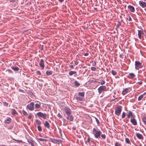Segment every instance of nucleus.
<instances>
[{
  "label": "nucleus",
  "mask_w": 146,
  "mask_h": 146,
  "mask_svg": "<svg viewBox=\"0 0 146 146\" xmlns=\"http://www.w3.org/2000/svg\"><path fill=\"white\" fill-rule=\"evenodd\" d=\"M11 68L13 70L15 71H18L19 70V68L17 67H12Z\"/></svg>",
  "instance_id": "obj_21"
},
{
  "label": "nucleus",
  "mask_w": 146,
  "mask_h": 146,
  "mask_svg": "<svg viewBox=\"0 0 146 146\" xmlns=\"http://www.w3.org/2000/svg\"><path fill=\"white\" fill-rule=\"evenodd\" d=\"M122 110V107L121 106H119L115 108V114L119 116Z\"/></svg>",
  "instance_id": "obj_2"
},
{
  "label": "nucleus",
  "mask_w": 146,
  "mask_h": 146,
  "mask_svg": "<svg viewBox=\"0 0 146 146\" xmlns=\"http://www.w3.org/2000/svg\"><path fill=\"white\" fill-rule=\"evenodd\" d=\"M115 145V146H121V144L118 142H116Z\"/></svg>",
  "instance_id": "obj_39"
},
{
  "label": "nucleus",
  "mask_w": 146,
  "mask_h": 146,
  "mask_svg": "<svg viewBox=\"0 0 146 146\" xmlns=\"http://www.w3.org/2000/svg\"><path fill=\"white\" fill-rule=\"evenodd\" d=\"M135 69L137 70L142 68L143 67L142 63L138 61L135 62Z\"/></svg>",
  "instance_id": "obj_3"
},
{
  "label": "nucleus",
  "mask_w": 146,
  "mask_h": 146,
  "mask_svg": "<svg viewBox=\"0 0 146 146\" xmlns=\"http://www.w3.org/2000/svg\"><path fill=\"white\" fill-rule=\"evenodd\" d=\"M1 18V17L0 16V19Z\"/></svg>",
  "instance_id": "obj_59"
},
{
  "label": "nucleus",
  "mask_w": 146,
  "mask_h": 146,
  "mask_svg": "<svg viewBox=\"0 0 146 146\" xmlns=\"http://www.w3.org/2000/svg\"><path fill=\"white\" fill-rule=\"evenodd\" d=\"M11 119L9 118H8L6 119L5 120V123H9L11 121Z\"/></svg>",
  "instance_id": "obj_20"
},
{
  "label": "nucleus",
  "mask_w": 146,
  "mask_h": 146,
  "mask_svg": "<svg viewBox=\"0 0 146 146\" xmlns=\"http://www.w3.org/2000/svg\"><path fill=\"white\" fill-rule=\"evenodd\" d=\"M37 139L38 140H39L40 141H47L46 139H42V138H37Z\"/></svg>",
  "instance_id": "obj_34"
},
{
  "label": "nucleus",
  "mask_w": 146,
  "mask_h": 146,
  "mask_svg": "<svg viewBox=\"0 0 146 146\" xmlns=\"http://www.w3.org/2000/svg\"><path fill=\"white\" fill-rule=\"evenodd\" d=\"M69 66L72 68H74V66L73 65H70Z\"/></svg>",
  "instance_id": "obj_56"
},
{
  "label": "nucleus",
  "mask_w": 146,
  "mask_h": 146,
  "mask_svg": "<svg viewBox=\"0 0 146 146\" xmlns=\"http://www.w3.org/2000/svg\"><path fill=\"white\" fill-rule=\"evenodd\" d=\"M106 87L105 86H100L98 89V90L99 94H100L103 91H105L106 89Z\"/></svg>",
  "instance_id": "obj_6"
},
{
  "label": "nucleus",
  "mask_w": 146,
  "mask_h": 146,
  "mask_svg": "<svg viewBox=\"0 0 146 146\" xmlns=\"http://www.w3.org/2000/svg\"><path fill=\"white\" fill-rule=\"evenodd\" d=\"M67 118L68 119L71 121L73 119V117L71 114L67 115Z\"/></svg>",
  "instance_id": "obj_16"
},
{
  "label": "nucleus",
  "mask_w": 146,
  "mask_h": 146,
  "mask_svg": "<svg viewBox=\"0 0 146 146\" xmlns=\"http://www.w3.org/2000/svg\"><path fill=\"white\" fill-rule=\"evenodd\" d=\"M128 8L131 12H135V8L132 6L129 5L128 6Z\"/></svg>",
  "instance_id": "obj_12"
},
{
  "label": "nucleus",
  "mask_w": 146,
  "mask_h": 146,
  "mask_svg": "<svg viewBox=\"0 0 146 146\" xmlns=\"http://www.w3.org/2000/svg\"><path fill=\"white\" fill-rule=\"evenodd\" d=\"M57 116L60 118H62V116L60 113H58V114Z\"/></svg>",
  "instance_id": "obj_47"
},
{
  "label": "nucleus",
  "mask_w": 146,
  "mask_h": 146,
  "mask_svg": "<svg viewBox=\"0 0 146 146\" xmlns=\"http://www.w3.org/2000/svg\"><path fill=\"white\" fill-rule=\"evenodd\" d=\"M142 120L144 124L146 125V117H144L142 118Z\"/></svg>",
  "instance_id": "obj_31"
},
{
  "label": "nucleus",
  "mask_w": 146,
  "mask_h": 146,
  "mask_svg": "<svg viewBox=\"0 0 146 146\" xmlns=\"http://www.w3.org/2000/svg\"><path fill=\"white\" fill-rule=\"evenodd\" d=\"M25 146H27V145H25Z\"/></svg>",
  "instance_id": "obj_60"
},
{
  "label": "nucleus",
  "mask_w": 146,
  "mask_h": 146,
  "mask_svg": "<svg viewBox=\"0 0 146 146\" xmlns=\"http://www.w3.org/2000/svg\"><path fill=\"white\" fill-rule=\"evenodd\" d=\"M121 25V22L120 21H118L116 25V27L118 28L119 26Z\"/></svg>",
  "instance_id": "obj_37"
},
{
  "label": "nucleus",
  "mask_w": 146,
  "mask_h": 146,
  "mask_svg": "<svg viewBox=\"0 0 146 146\" xmlns=\"http://www.w3.org/2000/svg\"><path fill=\"white\" fill-rule=\"evenodd\" d=\"M142 83H143V82H142V81H140L139 82H138L137 83L138 84L141 85L142 84Z\"/></svg>",
  "instance_id": "obj_48"
},
{
  "label": "nucleus",
  "mask_w": 146,
  "mask_h": 146,
  "mask_svg": "<svg viewBox=\"0 0 146 146\" xmlns=\"http://www.w3.org/2000/svg\"><path fill=\"white\" fill-rule=\"evenodd\" d=\"M11 113L13 115L17 114V113L14 109H13L12 110Z\"/></svg>",
  "instance_id": "obj_29"
},
{
  "label": "nucleus",
  "mask_w": 146,
  "mask_h": 146,
  "mask_svg": "<svg viewBox=\"0 0 146 146\" xmlns=\"http://www.w3.org/2000/svg\"><path fill=\"white\" fill-rule=\"evenodd\" d=\"M127 115L128 118H129L130 117H133V113L131 111H129Z\"/></svg>",
  "instance_id": "obj_14"
},
{
  "label": "nucleus",
  "mask_w": 146,
  "mask_h": 146,
  "mask_svg": "<svg viewBox=\"0 0 146 146\" xmlns=\"http://www.w3.org/2000/svg\"><path fill=\"white\" fill-rule=\"evenodd\" d=\"M88 54H89V53L88 52H86L84 54V55L85 56H88Z\"/></svg>",
  "instance_id": "obj_54"
},
{
  "label": "nucleus",
  "mask_w": 146,
  "mask_h": 146,
  "mask_svg": "<svg viewBox=\"0 0 146 146\" xmlns=\"http://www.w3.org/2000/svg\"><path fill=\"white\" fill-rule=\"evenodd\" d=\"M76 99L78 100L82 101L83 100V98L81 97L78 96V97H76Z\"/></svg>",
  "instance_id": "obj_32"
},
{
  "label": "nucleus",
  "mask_w": 146,
  "mask_h": 146,
  "mask_svg": "<svg viewBox=\"0 0 146 146\" xmlns=\"http://www.w3.org/2000/svg\"><path fill=\"white\" fill-rule=\"evenodd\" d=\"M78 95L79 96H80L82 97H83L84 95V92H79L78 93Z\"/></svg>",
  "instance_id": "obj_24"
},
{
  "label": "nucleus",
  "mask_w": 146,
  "mask_h": 146,
  "mask_svg": "<svg viewBox=\"0 0 146 146\" xmlns=\"http://www.w3.org/2000/svg\"><path fill=\"white\" fill-rule=\"evenodd\" d=\"M111 73L113 75H115L117 74V72L113 70L111 71Z\"/></svg>",
  "instance_id": "obj_35"
},
{
  "label": "nucleus",
  "mask_w": 146,
  "mask_h": 146,
  "mask_svg": "<svg viewBox=\"0 0 146 146\" xmlns=\"http://www.w3.org/2000/svg\"><path fill=\"white\" fill-rule=\"evenodd\" d=\"M74 83L76 87H78L80 85V84L77 81H75Z\"/></svg>",
  "instance_id": "obj_27"
},
{
  "label": "nucleus",
  "mask_w": 146,
  "mask_h": 146,
  "mask_svg": "<svg viewBox=\"0 0 146 146\" xmlns=\"http://www.w3.org/2000/svg\"><path fill=\"white\" fill-rule=\"evenodd\" d=\"M35 108H39L40 107V104L39 103V104L37 103L35 105Z\"/></svg>",
  "instance_id": "obj_28"
},
{
  "label": "nucleus",
  "mask_w": 146,
  "mask_h": 146,
  "mask_svg": "<svg viewBox=\"0 0 146 146\" xmlns=\"http://www.w3.org/2000/svg\"><path fill=\"white\" fill-rule=\"evenodd\" d=\"M3 104L4 106H7L8 105V103L7 102H3Z\"/></svg>",
  "instance_id": "obj_44"
},
{
  "label": "nucleus",
  "mask_w": 146,
  "mask_h": 146,
  "mask_svg": "<svg viewBox=\"0 0 146 146\" xmlns=\"http://www.w3.org/2000/svg\"><path fill=\"white\" fill-rule=\"evenodd\" d=\"M100 81H101V82H97L98 83H100L101 85H103V84H105V82L104 80L102 79L100 80Z\"/></svg>",
  "instance_id": "obj_25"
},
{
  "label": "nucleus",
  "mask_w": 146,
  "mask_h": 146,
  "mask_svg": "<svg viewBox=\"0 0 146 146\" xmlns=\"http://www.w3.org/2000/svg\"><path fill=\"white\" fill-rule=\"evenodd\" d=\"M10 2L14 3L15 1V0H9Z\"/></svg>",
  "instance_id": "obj_51"
},
{
  "label": "nucleus",
  "mask_w": 146,
  "mask_h": 146,
  "mask_svg": "<svg viewBox=\"0 0 146 146\" xmlns=\"http://www.w3.org/2000/svg\"><path fill=\"white\" fill-rule=\"evenodd\" d=\"M96 121L97 123L98 124L99 123V121L96 118H95Z\"/></svg>",
  "instance_id": "obj_53"
},
{
  "label": "nucleus",
  "mask_w": 146,
  "mask_h": 146,
  "mask_svg": "<svg viewBox=\"0 0 146 146\" xmlns=\"http://www.w3.org/2000/svg\"><path fill=\"white\" fill-rule=\"evenodd\" d=\"M135 75L133 73H129L128 75V77L132 79L135 77Z\"/></svg>",
  "instance_id": "obj_18"
},
{
  "label": "nucleus",
  "mask_w": 146,
  "mask_h": 146,
  "mask_svg": "<svg viewBox=\"0 0 146 146\" xmlns=\"http://www.w3.org/2000/svg\"><path fill=\"white\" fill-rule=\"evenodd\" d=\"M35 122L38 125H39L41 124V122L38 119H36L35 121Z\"/></svg>",
  "instance_id": "obj_33"
},
{
  "label": "nucleus",
  "mask_w": 146,
  "mask_h": 146,
  "mask_svg": "<svg viewBox=\"0 0 146 146\" xmlns=\"http://www.w3.org/2000/svg\"><path fill=\"white\" fill-rule=\"evenodd\" d=\"M36 73L37 74L39 75H41L40 72L39 71H36Z\"/></svg>",
  "instance_id": "obj_45"
},
{
  "label": "nucleus",
  "mask_w": 146,
  "mask_h": 146,
  "mask_svg": "<svg viewBox=\"0 0 146 146\" xmlns=\"http://www.w3.org/2000/svg\"><path fill=\"white\" fill-rule=\"evenodd\" d=\"M37 128L38 129L39 131H42V128L41 126H37Z\"/></svg>",
  "instance_id": "obj_40"
},
{
  "label": "nucleus",
  "mask_w": 146,
  "mask_h": 146,
  "mask_svg": "<svg viewBox=\"0 0 146 146\" xmlns=\"http://www.w3.org/2000/svg\"><path fill=\"white\" fill-rule=\"evenodd\" d=\"M76 73V72L74 71H70L69 72V74L70 76H72L73 74Z\"/></svg>",
  "instance_id": "obj_22"
},
{
  "label": "nucleus",
  "mask_w": 146,
  "mask_h": 146,
  "mask_svg": "<svg viewBox=\"0 0 146 146\" xmlns=\"http://www.w3.org/2000/svg\"><path fill=\"white\" fill-rule=\"evenodd\" d=\"M128 20L129 21H131L132 20V19L130 16H129Z\"/></svg>",
  "instance_id": "obj_50"
},
{
  "label": "nucleus",
  "mask_w": 146,
  "mask_h": 146,
  "mask_svg": "<svg viewBox=\"0 0 146 146\" xmlns=\"http://www.w3.org/2000/svg\"><path fill=\"white\" fill-rule=\"evenodd\" d=\"M64 111L67 115L71 114V110L68 107H66L64 108Z\"/></svg>",
  "instance_id": "obj_8"
},
{
  "label": "nucleus",
  "mask_w": 146,
  "mask_h": 146,
  "mask_svg": "<svg viewBox=\"0 0 146 146\" xmlns=\"http://www.w3.org/2000/svg\"><path fill=\"white\" fill-rule=\"evenodd\" d=\"M1 86V85L0 84V86Z\"/></svg>",
  "instance_id": "obj_61"
},
{
  "label": "nucleus",
  "mask_w": 146,
  "mask_h": 146,
  "mask_svg": "<svg viewBox=\"0 0 146 146\" xmlns=\"http://www.w3.org/2000/svg\"><path fill=\"white\" fill-rule=\"evenodd\" d=\"M138 36L139 38L140 39L141 38V34L143 33V32L141 30H138Z\"/></svg>",
  "instance_id": "obj_19"
},
{
  "label": "nucleus",
  "mask_w": 146,
  "mask_h": 146,
  "mask_svg": "<svg viewBox=\"0 0 146 146\" xmlns=\"http://www.w3.org/2000/svg\"><path fill=\"white\" fill-rule=\"evenodd\" d=\"M96 62H94V63H93L92 64V65L93 66H96Z\"/></svg>",
  "instance_id": "obj_52"
},
{
  "label": "nucleus",
  "mask_w": 146,
  "mask_h": 146,
  "mask_svg": "<svg viewBox=\"0 0 146 146\" xmlns=\"http://www.w3.org/2000/svg\"><path fill=\"white\" fill-rule=\"evenodd\" d=\"M6 71L8 72L9 73H12V72H13L10 69H8V70H7Z\"/></svg>",
  "instance_id": "obj_46"
},
{
  "label": "nucleus",
  "mask_w": 146,
  "mask_h": 146,
  "mask_svg": "<svg viewBox=\"0 0 146 146\" xmlns=\"http://www.w3.org/2000/svg\"><path fill=\"white\" fill-rule=\"evenodd\" d=\"M101 136V137L104 139H105L106 138V136L104 134H102Z\"/></svg>",
  "instance_id": "obj_42"
},
{
  "label": "nucleus",
  "mask_w": 146,
  "mask_h": 146,
  "mask_svg": "<svg viewBox=\"0 0 146 146\" xmlns=\"http://www.w3.org/2000/svg\"><path fill=\"white\" fill-rule=\"evenodd\" d=\"M102 133L101 131L99 130H97L94 128L93 129L92 133L96 138L100 137Z\"/></svg>",
  "instance_id": "obj_1"
},
{
  "label": "nucleus",
  "mask_w": 146,
  "mask_h": 146,
  "mask_svg": "<svg viewBox=\"0 0 146 146\" xmlns=\"http://www.w3.org/2000/svg\"><path fill=\"white\" fill-rule=\"evenodd\" d=\"M130 122L134 125H137V120L134 118L131 119Z\"/></svg>",
  "instance_id": "obj_11"
},
{
  "label": "nucleus",
  "mask_w": 146,
  "mask_h": 146,
  "mask_svg": "<svg viewBox=\"0 0 146 146\" xmlns=\"http://www.w3.org/2000/svg\"><path fill=\"white\" fill-rule=\"evenodd\" d=\"M44 125L45 127L48 128V129H49L50 128V124L48 121H46L45 123H44Z\"/></svg>",
  "instance_id": "obj_17"
},
{
  "label": "nucleus",
  "mask_w": 146,
  "mask_h": 146,
  "mask_svg": "<svg viewBox=\"0 0 146 146\" xmlns=\"http://www.w3.org/2000/svg\"><path fill=\"white\" fill-rule=\"evenodd\" d=\"M91 69L92 71H95L96 70V68L95 67H92L91 68Z\"/></svg>",
  "instance_id": "obj_43"
},
{
  "label": "nucleus",
  "mask_w": 146,
  "mask_h": 146,
  "mask_svg": "<svg viewBox=\"0 0 146 146\" xmlns=\"http://www.w3.org/2000/svg\"><path fill=\"white\" fill-rule=\"evenodd\" d=\"M129 91V88H126L125 89H124L123 90V91L122 92V94L124 95L126 94H127L128 92Z\"/></svg>",
  "instance_id": "obj_15"
},
{
  "label": "nucleus",
  "mask_w": 146,
  "mask_h": 146,
  "mask_svg": "<svg viewBox=\"0 0 146 146\" xmlns=\"http://www.w3.org/2000/svg\"><path fill=\"white\" fill-rule=\"evenodd\" d=\"M125 116V113L124 112H123V113H122V116H121V117H122V118H124Z\"/></svg>",
  "instance_id": "obj_38"
},
{
  "label": "nucleus",
  "mask_w": 146,
  "mask_h": 146,
  "mask_svg": "<svg viewBox=\"0 0 146 146\" xmlns=\"http://www.w3.org/2000/svg\"><path fill=\"white\" fill-rule=\"evenodd\" d=\"M143 97V94H142L139 96L138 98V100L139 101H140L142 99Z\"/></svg>",
  "instance_id": "obj_26"
},
{
  "label": "nucleus",
  "mask_w": 146,
  "mask_h": 146,
  "mask_svg": "<svg viewBox=\"0 0 146 146\" xmlns=\"http://www.w3.org/2000/svg\"><path fill=\"white\" fill-rule=\"evenodd\" d=\"M87 141L88 142H90V139L89 138L88 139Z\"/></svg>",
  "instance_id": "obj_58"
},
{
  "label": "nucleus",
  "mask_w": 146,
  "mask_h": 146,
  "mask_svg": "<svg viewBox=\"0 0 146 146\" xmlns=\"http://www.w3.org/2000/svg\"><path fill=\"white\" fill-rule=\"evenodd\" d=\"M78 61H75V62H74L75 64L76 65H77V64H78Z\"/></svg>",
  "instance_id": "obj_55"
},
{
  "label": "nucleus",
  "mask_w": 146,
  "mask_h": 146,
  "mask_svg": "<svg viewBox=\"0 0 146 146\" xmlns=\"http://www.w3.org/2000/svg\"><path fill=\"white\" fill-rule=\"evenodd\" d=\"M34 103L32 102L28 104L27 107L28 109L30 111H33L34 109Z\"/></svg>",
  "instance_id": "obj_5"
},
{
  "label": "nucleus",
  "mask_w": 146,
  "mask_h": 146,
  "mask_svg": "<svg viewBox=\"0 0 146 146\" xmlns=\"http://www.w3.org/2000/svg\"><path fill=\"white\" fill-rule=\"evenodd\" d=\"M28 141L29 144H31L32 146H34V143L32 140H28Z\"/></svg>",
  "instance_id": "obj_23"
},
{
  "label": "nucleus",
  "mask_w": 146,
  "mask_h": 146,
  "mask_svg": "<svg viewBox=\"0 0 146 146\" xmlns=\"http://www.w3.org/2000/svg\"><path fill=\"white\" fill-rule=\"evenodd\" d=\"M50 141L51 142L54 143H60L61 142V140H58L56 139L55 138H50Z\"/></svg>",
  "instance_id": "obj_7"
},
{
  "label": "nucleus",
  "mask_w": 146,
  "mask_h": 146,
  "mask_svg": "<svg viewBox=\"0 0 146 146\" xmlns=\"http://www.w3.org/2000/svg\"><path fill=\"white\" fill-rule=\"evenodd\" d=\"M39 65L40 67L42 68V69H43L44 67V61L43 59H40V62H39Z\"/></svg>",
  "instance_id": "obj_9"
},
{
  "label": "nucleus",
  "mask_w": 146,
  "mask_h": 146,
  "mask_svg": "<svg viewBox=\"0 0 146 146\" xmlns=\"http://www.w3.org/2000/svg\"><path fill=\"white\" fill-rule=\"evenodd\" d=\"M60 2H62L64 1V0H58Z\"/></svg>",
  "instance_id": "obj_57"
},
{
  "label": "nucleus",
  "mask_w": 146,
  "mask_h": 146,
  "mask_svg": "<svg viewBox=\"0 0 146 146\" xmlns=\"http://www.w3.org/2000/svg\"><path fill=\"white\" fill-rule=\"evenodd\" d=\"M22 112H23V114L24 115H27V113L26 112L25 110H22Z\"/></svg>",
  "instance_id": "obj_41"
},
{
  "label": "nucleus",
  "mask_w": 146,
  "mask_h": 146,
  "mask_svg": "<svg viewBox=\"0 0 146 146\" xmlns=\"http://www.w3.org/2000/svg\"><path fill=\"white\" fill-rule=\"evenodd\" d=\"M32 117V115L31 114H30V115L28 117V118L30 119Z\"/></svg>",
  "instance_id": "obj_49"
},
{
  "label": "nucleus",
  "mask_w": 146,
  "mask_h": 146,
  "mask_svg": "<svg viewBox=\"0 0 146 146\" xmlns=\"http://www.w3.org/2000/svg\"><path fill=\"white\" fill-rule=\"evenodd\" d=\"M139 3L140 5L143 8L146 7V3L145 2L142 1H140Z\"/></svg>",
  "instance_id": "obj_10"
},
{
  "label": "nucleus",
  "mask_w": 146,
  "mask_h": 146,
  "mask_svg": "<svg viewBox=\"0 0 146 146\" xmlns=\"http://www.w3.org/2000/svg\"><path fill=\"white\" fill-rule=\"evenodd\" d=\"M125 141L128 144H130L129 140L128 138H126L125 139Z\"/></svg>",
  "instance_id": "obj_36"
},
{
  "label": "nucleus",
  "mask_w": 146,
  "mask_h": 146,
  "mask_svg": "<svg viewBox=\"0 0 146 146\" xmlns=\"http://www.w3.org/2000/svg\"><path fill=\"white\" fill-rule=\"evenodd\" d=\"M136 135L137 137L139 139H142L143 138V135L139 133H136Z\"/></svg>",
  "instance_id": "obj_13"
},
{
  "label": "nucleus",
  "mask_w": 146,
  "mask_h": 146,
  "mask_svg": "<svg viewBox=\"0 0 146 146\" xmlns=\"http://www.w3.org/2000/svg\"><path fill=\"white\" fill-rule=\"evenodd\" d=\"M52 71H46V74L47 75H50L52 74Z\"/></svg>",
  "instance_id": "obj_30"
},
{
  "label": "nucleus",
  "mask_w": 146,
  "mask_h": 146,
  "mask_svg": "<svg viewBox=\"0 0 146 146\" xmlns=\"http://www.w3.org/2000/svg\"><path fill=\"white\" fill-rule=\"evenodd\" d=\"M36 115L38 116L42 117L44 119H46L47 117H48V115L46 113H43L40 112L37 113Z\"/></svg>",
  "instance_id": "obj_4"
}]
</instances>
